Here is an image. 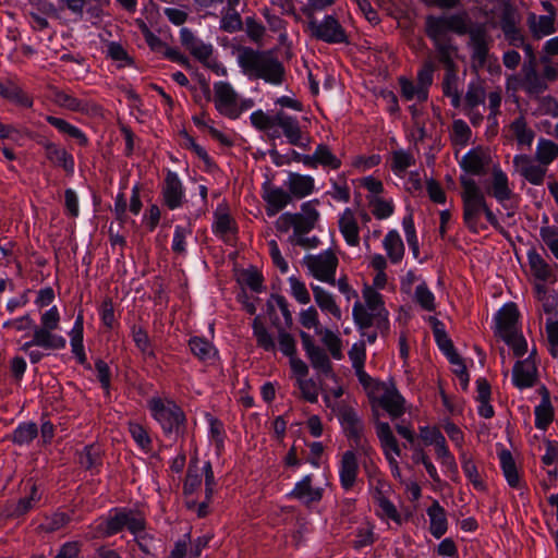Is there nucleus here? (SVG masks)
Segmentation results:
<instances>
[{"label": "nucleus", "instance_id": "nucleus-1", "mask_svg": "<svg viewBox=\"0 0 558 558\" xmlns=\"http://www.w3.org/2000/svg\"><path fill=\"white\" fill-rule=\"evenodd\" d=\"M449 32L459 36L469 35L468 46L474 66L483 68L486 64L493 43L486 24L472 22L465 11L441 16L428 15L425 20V33L433 40L438 60L446 71L456 70L453 54L457 48L448 35Z\"/></svg>", "mask_w": 558, "mask_h": 558}, {"label": "nucleus", "instance_id": "nucleus-2", "mask_svg": "<svg viewBox=\"0 0 558 558\" xmlns=\"http://www.w3.org/2000/svg\"><path fill=\"white\" fill-rule=\"evenodd\" d=\"M238 63L242 72L250 78L264 80L272 85H280L284 81V66L271 50L241 47L238 53Z\"/></svg>", "mask_w": 558, "mask_h": 558}, {"label": "nucleus", "instance_id": "nucleus-3", "mask_svg": "<svg viewBox=\"0 0 558 558\" xmlns=\"http://www.w3.org/2000/svg\"><path fill=\"white\" fill-rule=\"evenodd\" d=\"M460 183L462 186L461 197L464 225L471 232L478 233L480 229H485V226L478 222L480 215L486 203L485 195L473 179L461 177Z\"/></svg>", "mask_w": 558, "mask_h": 558}, {"label": "nucleus", "instance_id": "nucleus-4", "mask_svg": "<svg viewBox=\"0 0 558 558\" xmlns=\"http://www.w3.org/2000/svg\"><path fill=\"white\" fill-rule=\"evenodd\" d=\"M148 405L167 437L175 440L183 434L185 415L180 407L171 401L165 403L160 398L149 400Z\"/></svg>", "mask_w": 558, "mask_h": 558}, {"label": "nucleus", "instance_id": "nucleus-5", "mask_svg": "<svg viewBox=\"0 0 558 558\" xmlns=\"http://www.w3.org/2000/svg\"><path fill=\"white\" fill-rule=\"evenodd\" d=\"M124 529H128L134 535H138L145 530V520L132 510L114 509L108 518L97 526V530L104 536H112Z\"/></svg>", "mask_w": 558, "mask_h": 558}, {"label": "nucleus", "instance_id": "nucleus-6", "mask_svg": "<svg viewBox=\"0 0 558 558\" xmlns=\"http://www.w3.org/2000/svg\"><path fill=\"white\" fill-rule=\"evenodd\" d=\"M303 264L314 278L336 286V270L339 259L333 251L327 250L316 255H306Z\"/></svg>", "mask_w": 558, "mask_h": 558}, {"label": "nucleus", "instance_id": "nucleus-7", "mask_svg": "<svg viewBox=\"0 0 558 558\" xmlns=\"http://www.w3.org/2000/svg\"><path fill=\"white\" fill-rule=\"evenodd\" d=\"M307 28L313 38L328 44H347L348 35L332 15H327L322 22L316 19L307 21Z\"/></svg>", "mask_w": 558, "mask_h": 558}, {"label": "nucleus", "instance_id": "nucleus-8", "mask_svg": "<svg viewBox=\"0 0 558 558\" xmlns=\"http://www.w3.org/2000/svg\"><path fill=\"white\" fill-rule=\"evenodd\" d=\"M339 418L347 437L353 441L356 448L368 454L372 451V447L363 436L364 424L356 412L350 407H342Z\"/></svg>", "mask_w": 558, "mask_h": 558}, {"label": "nucleus", "instance_id": "nucleus-9", "mask_svg": "<svg viewBox=\"0 0 558 558\" xmlns=\"http://www.w3.org/2000/svg\"><path fill=\"white\" fill-rule=\"evenodd\" d=\"M214 101L217 111L229 119H238L239 109L236 107V100L239 95L231 84L228 82H217L214 84Z\"/></svg>", "mask_w": 558, "mask_h": 558}, {"label": "nucleus", "instance_id": "nucleus-10", "mask_svg": "<svg viewBox=\"0 0 558 558\" xmlns=\"http://www.w3.org/2000/svg\"><path fill=\"white\" fill-rule=\"evenodd\" d=\"M376 390L383 391L378 402L392 418H397L404 413V398L392 383H376Z\"/></svg>", "mask_w": 558, "mask_h": 558}, {"label": "nucleus", "instance_id": "nucleus-11", "mask_svg": "<svg viewBox=\"0 0 558 558\" xmlns=\"http://www.w3.org/2000/svg\"><path fill=\"white\" fill-rule=\"evenodd\" d=\"M513 166L520 175L531 184H543L547 168L539 162L535 163V160H533L529 155L514 156Z\"/></svg>", "mask_w": 558, "mask_h": 558}, {"label": "nucleus", "instance_id": "nucleus-12", "mask_svg": "<svg viewBox=\"0 0 558 558\" xmlns=\"http://www.w3.org/2000/svg\"><path fill=\"white\" fill-rule=\"evenodd\" d=\"M276 125L281 128L284 136L291 145L306 148L310 140L305 138L296 118L287 114L284 111L276 113Z\"/></svg>", "mask_w": 558, "mask_h": 558}, {"label": "nucleus", "instance_id": "nucleus-13", "mask_svg": "<svg viewBox=\"0 0 558 558\" xmlns=\"http://www.w3.org/2000/svg\"><path fill=\"white\" fill-rule=\"evenodd\" d=\"M163 203L169 209H175L182 206L184 198V190L178 174L168 171L165 184L162 186Z\"/></svg>", "mask_w": 558, "mask_h": 558}, {"label": "nucleus", "instance_id": "nucleus-14", "mask_svg": "<svg viewBox=\"0 0 558 558\" xmlns=\"http://www.w3.org/2000/svg\"><path fill=\"white\" fill-rule=\"evenodd\" d=\"M352 315L360 329L369 328L374 324L381 330L388 329V319L386 315L381 314V311L368 312L360 302L354 304Z\"/></svg>", "mask_w": 558, "mask_h": 558}, {"label": "nucleus", "instance_id": "nucleus-15", "mask_svg": "<svg viewBox=\"0 0 558 558\" xmlns=\"http://www.w3.org/2000/svg\"><path fill=\"white\" fill-rule=\"evenodd\" d=\"M302 213L294 214L293 217V235H304L314 229L316 221L318 220L319 214L313 205V202H306L301 206Z\"/></svg>", "mask_w": 558, "mask_h": 558}, {"label": "nucleus", "instance_id": "nucleus-16", "mask_svg": "<svg viewBox=\"0 0 558 558\" xmlns=\"http://www.w3.org/2000/svg\"><path fill=\"white\" fill-rule=\"evenodd\" d=\"M291 498L300 500L305 506L319 502L323 497V488L312 486V476L306 475L298 482L289 494Z\"/></svg>", "mask_w": 558, "mask_h": 558}, {"label": "nucleus", "instance_id": "nucleus-17", "mask_svg": "<svg viewBox=\"0 0 558 558\" xmlns=\"http://www.w3.org/2000/svg\"><path fill=\"white\" fill-rule=\"evenodd\" d=\"M181 44L199 61H206L213 54L211 45H207L198 39L189 28L180 31Z\"/></svg>", "mask_w": 558, "mask_h": 558}, {"label": "nucleus", "instance_id": "nucleus-18", "mask_svg": "<svg viewBox=\"0 0 558 558\" xmlns=\"http://www.w3.org/2000/svg\"><path fill=\"white\" fill-rule=\"evenodd\" d=\"M357 472L359 463L355 453L351 450L345 451L342 454L339 470L340 483L345 490H349L354 486Z\"/></svg>", "mask_w": 558, "mask_h": 558}, {"label": "nucleus", "instance_id": "nucleus-19", "mask_svg": "<svg viewBox=\"0 0 558 558\" xmlns=\"http://www.w3.org/2000/svg\"><path fill=\"white\" fill-rule=\"evenodd\" d=\"M519 311L514 303L506 304L497 314V327L500 337H511L517 332Z\"/></svg>", "mask_w": 558, "mask_h": 558}, {"label": "nucleus", "instance_id": "nucleus-20", "mask_svg": "<svg viewBox=\"0 0 558 558\" xmlns=\"http://www.w3.org/2000/svg\"><path fill=\"white\" fill-rule=\"evenodd\" d=\"M489 161L490 157L481 148H474L462 157L460 166L468 173L482 175Z\"/></svg>", "mask_w": 558, "mask_h": 558}, {"label": "nucleus", "instance_id": "nucleus-21", "mask_svg": "<svg viewBox=\"0 0 558 558\" xmlns=\"http://www.w3.org/2000/svg\"><path fill=\"white\" fill-rule=\"evenodd\" d=\"M376 435L379 439L386 459H388V457L401 456L400 446L388 423L377 422Z\"/></svg>", "mask_w": 558, "mask_h": 558}, {"label": "nucleus", "instance_id": "nucleus-22", "mask_svg": "<svg viewBox=\"0 0 558 558\" xmlns=\"http://www.w3.org/2000/svg\"><path fill=\"white\" fill-rule=\"evenodd\" d=\"M45 148L47 159L56 166L62 167L68 173L74 171V159L66 153L64 148H61L57 144L45 141L41 143Z\"/></svg>", "mask_w": 558, "mask_h": 558}, {"label": "nucleus", "instance_id": "nucleus-23", "mask_svg": "<svg viewBox=\"0 0 558 558\" xmlns=\"http://www.w3.org/2000/svg\"><path fill=\"white\" fill-rule=\"evenodd\" d=\"M263 197L267 202L266 213L270 217L275 216L292 201L291 194L280 187H265Z\"/></svg>", "mask_w": 558, "mask_h": 558}, {"label": "nucleus", "instance_id": "nucleus-24", "mask_svg": "<svg viewBox=\"0 0 558 558\" xmlns=\"http://www.w3.org/2000/svg\"><path fill=\"white\" fill-rule=\"evenodd\" d=\"M536 367L529 360L518 361L512 369L513 384L520 388L532 387L535 381Z\"/></svg>", "mask_w": 558, "mask_h": 558}, {"label": "nucleus", "instance_id": "nucleus-25", "mask_svg": "<svg viewBox=\"0 0 558 558\" xmlns=\"http://www.w3.org/2000/svg\"><path fill=\"white\" fill-rule=\"evenodd\" d=\"M527 26L535 39H541L545 36L551 35L556 32L555 19L553 16L536 15L535 13H529Z\"/></svg>", "mask_w": 558, "mask_h": 558}, {"label": "nucleus", "instance_id": "nucleus-26", "mask_svg": "<svg viewBox=\"0 0 558 558\" xmlns=\"http://www.w3.org/2000/svg\"><path fill=\"white\" fill-rule=\"evenodd\" d=\"M433 325L435 340L439 349L445 353L451 364L460 363V355L454 350L451 339L444 329V325L436 318H433Z\"/></svg>", "mask_w": 558, "mask_h": 558}, {"label": "nucleus", "instance_id": "nucleus-27", "mask_svg": "<svg viewBox=\"0 0 558 558\" xmlns=\"http://www.w3.org/2000/svg\"><path fill=\"white\" fill-rule=\"evenodd\" d=\"M339 229L349 245L356 246L359 244V226L354 214L350 208H347L341 215L339 219Z\"/></svg>", "mask_w": 558, "mask_h": 558}, {"label": "nucleus", "instance_id": "nucleus-28", "mask_svg": "<svg viewBox=\"0 0 558 558\" xmlns=\"http://www.w3.org/2000/svg\"><path fill=\"white\" fill-rule=\"evenodd\" d=\"M492 189L488 191L498 202L502 203L512 196L507 174L498 167L493 169Z\"/></svg>", "mask_w": 558, "mask_h": 558}, {"label": "nucleus", "instance_id": "nucleus-29", "mask_svg": "<svg viewBox=\"0 0 558 558\" xmlns=\"http://www.w3.org/2000/svg\"><path fill=\"white\" fill-rule=\"evenodd\" d=\"M51 329L43 327H34V335L32 343L44 349H63L65 347V339L61 336L51 333Z\"/></svg>", "mask_w": 558, "mask_h": 558}, {"label": "nucleus", "instance_id": "nucleus-30", "mask_svg": "<svg viewBox=\"0 0 558 558\" xmlns=\"http://www.w3.org/2000/svg\"><path fill=\"white\" fill-rule=\"evenodd\" d=\"M287 187L289 193L296 198H303L314 190V179L310 175L290 173Z\"/></svg>", "mask_w": 558, "mask_h": 558}, {"label": "nucleus", "instance_id": "nucleus-31", "mask_svg": "<svg viewBox=\"0 0 558 558\" xmlns=\"http://www.w3.org/2000/svg\"><path fill=\"white\" fill-rule=\"evenodd\" d=\"M427 514L430 520L429 531L436 538H440L447 532V518L445 509L437 500H434L432 506L427 509Z\"/></svg>", "mask_w": 558, "mask_h": 558}, {"label": "nucleus", "instance_id": "nucleus-32", "mask_svg": "<svg viewBox=\"0 0 558 558\" xmlns=\"http://www.w3.org/2000/svg\"><path fill=\"white\" fill-rule=\"evenodd\" d=\"M522 89L530 96L537 97L547 89L545 80L531 66L524 69V75L520 83Z\"/></svg>", "mask_w": 558, "mask_h": 558}, {"label": "nucleus", "instance_id": "nucleus-33", "mask_svg": "<svg viewBox=\"0 0 558 558\" xmlns=\"http://www.w3.org/2000/svg\"><path fill=\"white\" fill-rule=\"evenodd\" d=\"M312 291L316 304L323 312L331 314L337 319L341 318V310L337 305L333 296L329 292H327L319 286L314 284H312Z\"/></svg>", "mask_w": 558, "mask_h": 558}, {"label": "nucleus", "instance_id": "nucleus-34", "mask_svg": "<svg viewBox=\"0 0 558 558\" xmlns=\"http://www.w3.org/2000/svg\"><path fill=\"white\" fill-rule=\"evenodd\" d=\"M384 247L391 263H399L404 255V245L396 230L389 231L384 239Z\"/></svg>", "mask_w": 558, "mask_h": 558}, {"label": "nucleus", "instance_id": "nucleus-35", "mask_svg": "<svg viewBox=\"0 0 558 558\" xmlns=\"http://www.w3.org/2000/svg\"><path fill=\"white\" fill-rule=\"evenodd\" d=\"M72 352L75 354L80 364H85L86 354L83 345V315L80 313L76 317L74 326L70 332Z\"/></svg>", "mask_w": 558, "mask_h": 558}, {"label": "nucleus", "instance_id": "nucleus-36", "mask_svg": "<svg viewBox=\"0 0 558 558\" xmlns=\"http://www.w3.org/2000/svg\"><path fill=\"white\" fill-rule=\"evenodd\" d=\"M529 265L533 276L541 281H548L553 275L548 263L535 251L527 253Z\"/></svg>", "mask_w": 558, "mask_h": 558}, {"label": "nucleus", "instance_id": "nucleus-37", "mask_svg": "<svg viewBox=\"0 0 558 558\" xmlns=\"http://www.w3.org/2000/svg\"><path fill=\"white\" fill-rule=\"evenodd\" d=\"M558 157V145L546 138H541L535 151V160L546 168Z\"/></svg>", "mask_w": 558, "mask_h": 558}, {"label": "nucleus", "instance_id": "nucleus-38", "mask_svg": "<svg viewBox=\"0 0 558 558\" xmlns=\"http://www.w3.org/2000/svg\"><path fill=\"white\" fill-rule=\"evenodd\" d=\"M510 131L515 137L518 144L531 146L535 133L532 129L527 126V123L523 116L518 117L510 124Z\"/></svg>", "mask_w": 558, "mask_h": 558}, {"label": "nucleus", "instance_id": "nucleus-39", "mask_svg": "<svg viewBox=\"0 0 558 558\" xmlns=\"http://www.w3.org/2000/svg\"><path fill=\"white\" fill-rule=\"evenodd\" d=\"M239 3H228L223 9L220 27L225 32L234 33L242 28V20L240 13L236 11Z\"/></svg>", "mask_w": 558, "mask_h": 558}, {"label": "nucleus", "instance_id": "nucleus-40", "mask_svg": "<svg viewBox=\"0 0 558 558\" xmlns=\"http://www.w3.org/2000/svg\"><path fill=\"white\" fill-rule=\"evenodd\" d=\"M500 465L504 475L511 487H517L520 482L514 459L509 450H502L499 453Z\"/></svg>", "mask_w": 558, "mask_h": 558}, {"label": "nucleus", "instance_id": "nucleus-41", "mask_svg": "<svg viewBox=\"0 0 558 558\" xmlns=\"http://www.w3.org/2000/svg\"><path fill=\"white\" fill-rule=\"evenodd\" d=\"M52 95H53V101L62 108L69 109L71 111H77V112H82V111L86 110V104H84L82 100L73 97L70 94H66L63 90L53 88Z\"/></svg>", "mask_w": 558, "mask_h": 558}, {"label": "nucleus", "instance_id": "nucleus-42", "mask_svg": "<svg viewBox=\"0 0 558 558\" xmlns=\"http://www.w3.org/2000/svg\"><path fill=\"white\" fill-rule=\"evenodd\" d=\"M40 500V494L38 493L37 486L35 484L32 485L29 495L21 498L17 504L14 506L10 515L14 518H19L27 513L29 510L34 508L36 502Z\"/></svg>", "mask_w": 558, "mask_h": 558}, {"label": "nucleus", "instance_id": "nucleus-43", "mask_svg": "<svg viewBox=\"0 0 558 558\" xmlns=\"http://www.w3.org/2000/svg\"><path fill=\"white\" fill-rule=\"evenodd\" d=\"M317 333L322 335V341L327 347L331 356L335 360H341L343 357L341 339L329 329H317Z\"/></svg>", "mask_w": 558, "mask_h": 558}, {"label": "nucleus", "instance_id": "nucleus-44", "mask_svg": "<svg viewBox=\"0 0 558 558\" xmlns=\"http://www.w3.org/2000/svg\"><path fill=\"white\" fill-rule=\"evenodd\" d=\"M315 161L323 167L330 169H339L341 167V160L332 154L330 148L325 144H319L315 150Z\"/></svg>", "mask_w": 558, "mask_h": 558}, {"label": "nucleus", "instance_id": "nucleus-45", "mask_svg": "<svg viewBox=\"0 0 558 558\" xmlns=\"http://www.w3.org/2000/svg\"><path fill=\"white\" fill-rule=\"evenodd\" d=\"M399 84L401 87V94L407 100L416 98L418 101L423 102L428 97L427 90H424L420 85H415L412 81L405 77H400Z\"/></svg>", "mask_w": 558, "mask_h": 558}, {"label": "nucleus", "instance_id": "nucleus-46", "mask_svg": "<svg viewBox=\"0 0 558 558\" xmlns=\"http://www.w3.org/2000/svg\"><path fill=\"white\" fill-rule=\"evenodd\" d=\"M307 357L310 359L312 366L318 372L326 376L332 374V364L325 350L320 347L313 352H310Z\"/></svg>", "mask_w": 558, "mask_h": 558}, {"label": "nucleus", "instance_id": "nucleus-47", "mask_svg": "<svg viewBox=\"0 0 558 558\" xmlns=\"http://www.w3.org/2000/svg\"><path fill=\"white\" fill-rule=\"evenodd\" d=\"M486 97L485 88L478 82H472L468 86L465 94V107L468 109H474L478 105L484 104Z\"/></svg>", "mask_w": 558, "mask_h": 558}, {"label": "nucleus", "instance_id": "nucleus-48", "mask_svg": "<svg viewBox=\"0 0 558 558\" xmlns=\"http://www.w3.org/2000/svg\"><path fill=\"white\" fill-rule=\"evenodd\" d=\"M253 331L257 344L266 351H274L276 345L271 335L267 331L259 317L253 320Z\"/></svg>", "mask_w": 558, "mask_h": 558}, {"label": "nucleus", "instance_id": "nucleus-49", "mask_svg": "<svg viewBox=\"0 0 558 558\" xmlns=\"http://www.w3.org/2000/svg\"><path fill=\"white\" fill-rule=\"evenodd\" d=\"M78 463L86 470H92L101 463L100 450L95 445L84 447L78 453Z\"/></svg>", "mask_w": 558, "mask_h": 558}, {"label": "nucleus", "instance_id": "nucleus-50", "mask_svg": "<svg viewBox=\"0 0 558 558\" xmlns=\"http://www.w3.org/2000/svg\"><path fill=\"white\" fill-rule=\"evenodd\" d=\"M38 435V428L35 423H24L17 426L12 435L13 442L17 445H27Z\"/></svg>", "mask_w": 558, "mask_h": 558}, {"label": "nucleus", "instance_id": "nucleus-51", "mask_svg": "<svg viewBox=\"0 0 558 558\" xmlns=\"http://www.w3.org/2000/svg\"><path fill=\"white\" fill-rule=\"evenodd\" d=\"M191 352L202 361H207L214 355L213 345L203 338H192L189 342Z\"/></svg>", "mask_w": 558, "mask_h": 558}, {"label": "nucleus", "instance_id": "nucleus-52", "mask_svg": "<svg viewBox=\"0 0 558 558\" xmlns=\"http://www.w3.org/2000/svg\"><path fill=\"white\" fill-rule=\"evenodd\" d=\"M551 421L553 408L548 399H543L541 404L535 408V426L539 429H546Z\"/></svg>", "mask_w": 558, "mask_h": 558}, {"label": "nucleus", "instance_id": "nucleus-53", "mask_svg": "<svg viewBox=\"0 0 558 558\" xmlns=\"http://www.w3.org/2000/svg\"><path fill=\"white\" fill-rule=\"evenodd\" d=\"M415 159L411 153L404 150H396L391 157V169L395 173L400 174L409 167L414 165Z\"/></svg>", "mask_w": 558, "mask_h": 558}, {"label": "nucleus", "instance_id": "nucleus-54", "mask_svg": "<svg viewBox=\"0 0 558 558\" xmlns=\"http://www.w3.org/2000/svg\"><path fill=\"white\" fill-rule=\"evenodd\" d=\"M70 522V517L63 512H56L47 517L45 522L39 525V529L46 533H53L64 527Z\"/></svg>", "mask_w": 558, "mask_h": 558}, {"label": "nucleus", "instance_id": "nucleus-55", "mask_svg": "<svg viewBox=\"0 0 558 558\" xmlns=\"http://www.w3.org/2000/svg\"><path fill=\"white\" fill-rule=\"evenodd\" d=\"M402 226L405 232L407 242L416 258L420 254L418 240L415 232L414 221L411 214L407 215L402 220Z\"/></svg>", "mask_w": 558, "mask_h": 558}, {"label": "nucleus", "instance_id": "nucleus-56", "mask_svg": "<svg viewBox=\"0 0 558 558\" xmlns=\"http://www.w3.org/2000/svg\"><path fill=\"white\" fill-rule=\"evenodd\" d=\"M462 470L476 489H485L484 482L481 480L475 463L471 458H468L465 454L462 456Z\"/></svg>", "mask_w": 558, "mask_h": 558}, {"label": "nucleus", "instance_id": "nucleus-57", "mask_svg": "<svg viewBox=\"0 0 558 558\" xmlns=\"http://www.w3.org/2000/svg\"><path fill=\"white\" fill-rule=\"evenodd\" d=\"M132 337H133V341L135 342L137 349L144 355L154 356V351L151 349L149 337L143 328L133 326Z\"/></svg>", "mask_w": 558, "mask_h": 558}, {"label": "nucleus", "instance_id": "nucleus-58", "mask_svg": "<svg viewBox=\"0 0 558 558\" xmlns=\"http://www.w3.org/2000/svg\"><path fill=\"white\" fill-rule=\"evenodd\" d=\"M539 235L553 255L558 259V229L550 226L542 227Z\"/></svg>", "mask_w": 558, "mask_h": 558}, {"label": "nucleus", "instance_id": "nucleus-59", "mask_svg": "<svg viewBox=\"0 0 558 558\" xmlns=\"http://www.w3.org/2000/svg\"><path fill=\"white\" fill-rule=\"evenodd\" d=\"M129 432L136 444L145 450H150L151 439L146 429L138 423H130Z\"/></svg>", "mask_w": 558, "mask_h": 558}, {"label": "nucleus", "instance_id": "nucleus-60", "mask_svg": "<svg viewBox=\"0 0 558 558\" xmlns=\"http://www.w3.org/2000/svg\"><path fill=\"white\" fill-rule=\"evenodd\" d=\"M415 299L417 303L428 312L435 310V298L432 291L426 287L425 283L418 284L415 288Z\"/></svg>", "mask_w": 558, "mask_h": 558}, {"label": "nucleus", "instance_id": "nucleus-61", "mask_svg": "<svg viewBox=\"0 0 558 558\" xmlns=\"http://www.w3.org/2000/svg\"><path fill=\"white\" fill-rule=\"evenodd\" d=\"M296 384L299 389L301 390L302 397L311 402L315 403L318 400V388L316 383L313 379L306 378H298Z\"/></svg>", "mask_w": 558, "mask_h": 558}, {"label": "nucleus", "instance_id": "nucleus-62", "mask_svg": "<svg viewBox=\"0 0 558 558\" xmlns=\"http://www.w3.org/2000/svg\"><path fill=\"white\" fill-rule=\"evenodd\" d=\"M437 458L441 461V463L449 469H457V464L453 456L450 453L446 439L444 436H438V440L435 444Z\"/></svg>", "mask_w": 558, "mask_h": 558}, {"label": "nucleus", "instance_id": "nucleus-63", "mask_svg": "<svg viewBox=\"0 0 558 558\" xmlns=\"http://www.w3.org/2000/svg\"><path fill=\"white\" fill-rule=\"evenodd\" d=\"M436 65L433 60H426L421 70L417 73V85H420L424 90L428 92V87L433 83V76L435 72Z\"/></svg>", "mask_w": 558, "mask_h": 558}, {"label": "nucleus", "instance_id": "nucleus-64", "mask_svg": "<svg viewBox=\"0 0 558 558\" xmlns=\"http://www.w3.org/2000/svg\"><path fill=\"white\" fill-rule=\"evenodd\" d=\"M471 137V129L463 120H454L452 123V141L459 145H466Z\"/></svg>", "mask_w": 558, "mask_h": 558}]
</instances>
